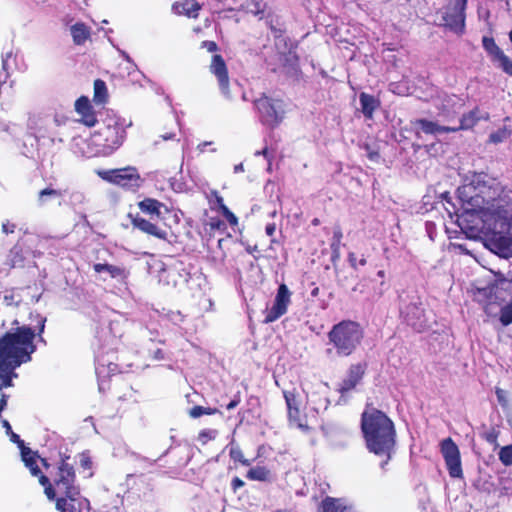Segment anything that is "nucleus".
Instances as JSON below:
<instances>
[{
  "instance_id": "obj_1",
  "label": "nucleus",
  "mask_w": 512,
  "mask_h": 512,
  "mask_svg": "<svg viewBox=\"0 0 512 512\" xmlns=\"http://www.w3.org/2000/svg\"><path fill=\"white\" fill-rule=\"evenodd\" d=\"M50 477L41 475V486L48 500L55 502L59 512H83L90 509V502L81 495L79 485L76 483V471L71 456L60 453Z\"/></svg>"
},
{
  "instance_id": "obj_2",
  "label": "nucleus",
  "mask_w": 512,
  "mask_h": 512,
  "mask_svg": "<svg viewBox=\"0 0 512 512\" xmlns=\"http://www.w3.org/2000/svg\"><path fill=\"white\" fill-rule=\"evenodd\" d=\"M361 431L370 453L385 457L388 463L396 446V428L393 421L381 410L367 406L361 415Z\"/></svg>"
},
{
  "instance_id": "obj_3",
  "label": "nucleus",
  "mask_w": 512,
  "mask_h": 512,
  "mask_svg": "<svg viewBox=\"0 0 512 512\" xmlns=\"http://www.w3.org/2000/svg\"><path fill=\"white\" fill-rule=\"evenodd\" d=\"M327 337L338 356L348 357L361 345L364 328L359 322L346 319L333 325Z\"/></svg>"
},
{
  "instance_id": "obj_4",
  "label": "nucleus",
  "mask_w": 512,
  "mask_h": 512,
  "mask_svg": "<svg viewBox=\"0 0 512 512\" xmlns=\"http://www.w3.org/2000/svg\"><path fill=\"white\" fill-rule=\"evenodd\" d=\"M126 139L124 120L118 116H107L102 125L91 135L96 154L109 156L119 149Z\"/></svg>"
},
{
  "instance_id": "obj_5",
  "label": "nucleus",
  "mask_w": 512,
  "mask_h": 512,
  "mask_svg": "<svg viewBox=\"0 0 512 512\" xmlns=\"http://www.w3.org/2000/svg\"><path fill=\"white\" fill-rule=\"evenodd\" d=\"M138 207L142 213L149 216V219L139 214H129L133 228L157 239L168 240L167 230L158 224V220L162 219V209L168 211L166 205L157 199L148 197L141 200Z\"/></svg>"
},
{
  "instance_id": "obj_6",
  "label": "nucleus",
  "mask_w": 512,
  "mask_h": 512,
  "mask_svg": "<svg viewBox=\"0 0 512 512\" xmlns=\"http://www.w3.org/2000/svg\"><path fill=\"white\" fill-rule=\"evenodd\" d=\"M457 197L463 210L462 214L459 216V226L465 233L473 236L478 232V228L469 225L470 218L482 213L488 201L473 183L460 186L457 189Z\"/></svg>"
},
{
  "instance_id": "obj_7",
  "label": "nucleus",
  "mask_w": 512,
  "mask_h": 512,
  "mask_svg": "<svg viewBox=\"0 0 512 512\" xmlns=\"http://www.w3.org/2000/svg\"><path fill=\"white\" fill-rule=\"evenodd\" d=\"M486 246L498 256L508 259L512 257V221L500 219L495 229L486 234Z\"/></svg>"
},
{
  "instance_id": "obj_8",
  "label": "nucleus",
  "mask_w": 512,
  "mask_h": 512,
  "mask_svg": "<svg viewBox=\"0 0 512 512\" xmlns=\"http://www.w3.org/2000/svg\"><path fill=\"white\" fill-rule=\"evenodd\" d=\"M96 174L104 181L118 185L124 189L135 191L142 183L141 176L136 167L96 170Z\"/></svg>"
},
{
  "instance_id": "obj_9",
  "label": "nucleus",
  "mask_w": 512,
  "mask_h": 512,
  "mask_svg": "<svg viewBox=\"0 0 512 512\" xmlns=\"http://www.w3.org/2000/svg\"><path fill=\"white\" fill-rule=\"evenodd\" d=\"M254 105L263 124L275 128L282 122L284 115L283 100L273 99L262 94L254 101Z\"/></svg>"
},
{
  "instance_id": "obj_10",
  "label": "nucleus",
  "mask_w": 512,
  "mask_h": 512,
  "mask_svg": "<svg viewBox=\"0 0 512 512\" xmlns=\"http://www.w3.org/2000/svg\"><path fill=\"white\" fill-rule=\"evenodd\" d=\"M440 452L451 478H463V469L459 447L451 437L440 442Z\"/></svg>"
},
{
  "instance_id": "obj_11",
  "label": "nucleus",
  "mask_w": 512,
  "mask_h": 512,
  "mask_svg": "<svg viewBox=\"0 0 512 512\" xmlns=\"http://www.w3.org/2000/svg\"><path fill=\"white\" fill-rule=\"evenodd\" d=\"M468 0H453L443 16L445 25L453 32L461 35L465 31V10Z\"/></svg>"
},
{
  "instance_id": "obj_12",
  "label": "nucleus",
  "mask_w": 512,
  "mask_h": 512,
  "mask_svg": "<svg viewBox=\"0 0 512 512\" xmlns=\"http://www.w3.org/2000/svg\"><path fill=\"white\" fill-rule=\"evenodd\" d=\"M291 303V292L286 284L282 283L277 289L272 307L267 311L264 322L272 323L287 312Z\"/></svg>"
},
{
  "instance_id": "obj_13",
  "label": "nucleus",
  "mask_w": 512,
  "mask_h": 512,
  "mask_svg": "<svg viewBox=\"0 0 512 512\" xmlns=\"http://www.w3.org/2000/svg\"><path fill=\"white\" fill-rule=\"evenodd\" d=\"M367 368V362L351 364L347 370L345 378L339 383L337 391L341 395H345L354 390L365 376Z\"/></svg>"
},
{
  "instance_id": "obj_14",
  "label": "nucleus",
  "mask_w": 512,
  "mask_h": 512,
  "mask_svg": "<svg viewBox=\"0 0 512 512\" xmlns=\"http://www.w3.org/2000/svg\"><path fill=\"white\" fill-rule=\"evenodd\" d=\"M75 111L80 116L78 122L86 127H94L98 120L96 112L87 96H80L75 101Z\"/></svg>"
},
{
  "instance_id": "obj_15",
  "label": "nucleus",
  "mask_w": 512,
  "mask_h": 512,
  "mask_svg": "<svg viewBox=\"0 0 512 512\" xmlns=\"http://www.w3.org/2000/svg\"><path fill=\"white\" fill-rule=\"evenodd\" d=\"M210 71L217 77L219 87L224 94L229 92V75L227 65L222 55L215 54L212 57Z\"/></svg>"
},
{
  "instance_id": "obj_16",
  "label": "nucleus",
  "mask_w": 512,
  "mask_h": 512,
  "mask_svg": "<svg viewBox=\"0 0 512 512\" xmlns=\"http://www.w3.org/2000/svg\"><path fill=\"white\" fill-rule=\"evenodd\" d=\"M464 105V100L457 95H447L443 98L441 105L438 106V114L446 119H452L459 114Z\"/></svg>"
},
{
  "instance_id": "obj_17",
  "label": "nucleus",
  "mask_w": 512,
  "mask_h": 512,
  "mask_svg": "<svg viewBox=\"0 0 512 512\" xmlns=\"http://www.w3.org/2000/svg\"><path fill=\"white\" fill-rule=\"evenodd\" d=\"M201 9L202 5L197 0H177L172 5L175 14L193 19L198 18Z\"/></svg>"
},
{
  "instance_id": "obj_18",
  "label": "nucleus",
  "mask_w": 512,
  "mask_h": 512,
  "mask_svg": "<svg viewBox=\"0 0 512 512\" xmlns=\"http://www.w3.org/2000/svg\"><path fill=\"white\" fill-rule=\"evenodd\" d=\"M319 512H356L343 498L326 496L319 505Z\"/></svg>"
},
{
  "instance_id": "obj_19",
  "label": "nucleus",
  "mask_w": 512,
  "mask_h": 512,
  "mask_svg": "<svg viewBox=\"0 0 512 512\" xmlns=\"http://www.w3.org/2000/svg\"><path fill=\"white\" fill-rule=\"evenodd\" d=\"M283 396L286 402L289 420L302 426L300 423V401L298 400L296 390H284Z\"/></svg>"
},
{
  "instance_id": "obj_20",
  "label": "nucleus",
  "mask_w": 512,
  "mask_h": 512,
  "mask_svg": "<svg viewBox=\"0 0 512 512\" xmlns=\"http://www.w3.org/2000/svg\"><path fill=\"white\" fill-rule=\"evenodd\" d=\"M21 458L24 465L29 469L32 476L38 478V482L41 485V475H46L42 472L38 465L39 455L36 451H32L29 447L22 449Z\"/></svg>"
},
{
  "instance_id": "obj_21",
  "label": "nucleus",
  "mask_w": 512,
  "mask_h": 512,
  "mask_svg": "<svg viewBox=\"0 0 512 512\" xmlns=\"http://www.w3.org/2000/svg\"><path fill=\"white\" fill-rule=\"evenodd\" d=\"M359 102L361 106V112L366 119H372L375 111L380 107L381 102L374 95L366 92H361L359 95Z\"/></svg>"
},
{
  "instance_id": "obj_22",
  "label": "nucleus",
  "mask_w": 512,
  "mask_h": 512,
  "mask_svg": "<svg viewBox=\"0 0 512 512\" xmlns=\"http://www.w3.org/2000/svg\"><path fill=\"white\" fill-rule=\"evenodd\" d=\"M285 75L292 78L294 81H299L302 77V71L299 65V57L295 52L286 54L285 62L283 64Z\"/></svg>"
},
{
  "instance_id": "obj_23",
  "label": "nucleus",
  "mask_w": 512,
  "mask_h": 512,
  "mask_svg": "<svg viewBox=\"0 0 512 512\" xmlns=\"http://www.w3.org/2000/svg\"><path fill=\"white\" fill-rule=\"evenodd\" d=\"M343 239L342 227L339 223L333 226L332 238L330 240L331 262L336 263L341 257V246Z\"/></svg>"
},
{
  "instance_id": "obj_24",
  "label": "nucleus",
  "mask_w": 512,
  "mask_h": 512,
  "mask_svg": "<svg viewBox=\"0 0 512 512\" xmlns=\"http://www.w3.org/2000/svg\"><path fill=\"white\" fill-rule=\"evenodd\" d=\"M413 127H419L421 131L425 134L435 135L437 133H450L449 126H441L436 122L427 120V119H416L411 122Z\"/></svg>"
},
{
  "instance_id": "obj_25",
  "label": "nucleus",
  "mask_w": 512,
  "mask_h": 512,
  "mask_svg": "<svg viewBox=\"0 0 512 512\" xmlns=\"http://www.w3.org/2000/svg\"><path fill=\"white\" fill-rule=\"evenodd\" d=\"M93 269L96 273L107 272L113 279L125 280L128 277V272L125 268L108 263H96Z\"/></svg>"
},
{
  "instance_id": "obj_26",
  "label": "nucleus",
  "mask_w": 512,
  "mask_h": 512,
  "mask_svg": "<svg viewBox=\"0 0 512 512\" xmlns=\"http://www.w3.org/2000/svg\"><path fill=\"white\" fill-rule=\"evenodd\" d=\"M75 45H83L91 36V29L83 22H77L70 28Z\"/></svg>"
},
{
  "instance_id": "obj_27",
  "label": "nucleus",
  "mask_w": 512,
  "mask_h": 512,
  "mask_svg": "<svg viewBox=\"0 0 512 512\" xmlns=\"http://www.w3.org/2000/svg\"><path fill=\"white\" fill-rule=\"evenodd\" d=\"M479 108L475 107L473 110L469 111L468 113H465L460 118V124L459 126L450 127V132H457L460 130H469L472 129L479 121Z\"/></svg>"
},
{
  "instance_id": "obj_28",
  "label": "nucleus",
  "mask_w": 512,
  "mask_h": 512,
  "mask_svg": "<svg viewBox=\"0 0 512 512\" xmlns=\"http://www.w3.org/2000/svg\"><path fill=\"white\" fill-rule=\"evenodd\" d=\"M246 478L251 481L270 482L273 476L267 467L255 466L247 471Z\"/></svg>"
},
{
  "instance_id": "obj_29",
  "label": "nucleus",
  "mask_w": 512,
  "mask_h": 512,
  "mask_svg": "<svg viewBox=\"0 0 512 512\" xmlns=\"http://www.w3.org/2000/svg\"><path fill=\"white\" fill-rule=\"evenodd\" d=\"M25 262V257L23 254V249L20 245H14L8 254L7 264L10 268L23 267Z\"/></svg>"
},
{
  "instance_id": "obj_30",
  "label": "nucleus",
  "mask_w": 512,
  "mask_h": 512,
  "mask_svg": "<svg viewBox=\"0 0 512 512\" xmlns=\"http://www.w3.org/2000/svg\"><path fill=\"white\" fill-rule=\"evenodd\" d=\"M108 92L106 83L101 79H96L94 81V96L93 101L96 104H104L107 102Z\"/></svg>"
},
{
  "instance_id": "obj_31",
  "label": "nucleus",
  "mask_w": 512,
  "mask_h": 512,
  "mask_svg": "<svg viewBox=\"0 0 512 512\" xmlns=\"http://www.w3.org/2000/svg\"><path fill=\"white\" fill-rule=\"evenodd\" d=\"M482 45L485 51L496 60H499L504 55V52L496 44L493 37L484 36L482 38Z\"/></svg>"
},
{
  "instance_id": "obj_32",
  "label": "nucleus",
  "mask_w": 512,
  "mask_h": 512,
  "mask_svg": "<svg viewBox=\"0 0 512 512\" xmlns=\"http://www.w3.org/2000/svg\"><path fill=\"white\" fill-rule=\"evenodd\" d=\"M511 135L512 129L505 125L489 135V142L493 144H499L509 139Z\"/></svg>"
},
{
  "instance_id": "obj_33",
  "label": "nucleus",
  "mask_w": 512,
  "mask_h": 512,
  "mask_svg": "<svg viewBox=\"0 0 512 512\" xmlns=\"http://www.w3.org/2000/svg\"><path fill=\"white\" fill-rule=\"evenodd\" d=\"M229 457L234 463H240L242 466H250L252 462L245 458L242 449L238 445L230 446Z\"/></svg>"
},
{
  "instance_id": "obj_34",
  "label": "nucleus",
  "mask_w": 512,
  "mask_h": 512,
  "mask_svg": "<svg viewBox=\"0 0 512 512\" xmlns=\"http://www.w3.org/2000/svg\"><path fill=\"white\" fill-rule=\"evenodd\" d=\"M206 198L212 210L220 211L222 207H226L223 197L215 189L210 190L209 193L206 194Z\"/></svg>"
},
{
  "instance_id": "obj_35",
  "label": "nucleus",
  "mask_w": 512,
  "mask_h": 512,
  "mask_svg": "<svg viewBox=\"0 0 512 512\" xmlns=\"http://www.w3.org/2000/svg\"><path fill=\"white\" fill-rule=\"evenodd\" d=\"M214 414H220L222 415V412L218 408H211V407H203V406H193L189 410V416L192 418H199L202 415H214Z\"/></svg>"
},
{
  "instance_id": "obj_36",
  "label": "nucleus",
  "mask_w": 512,
  "mask_h": 512,
  "mask_svg": "<svg viewBox=\"0 0 512 512\" xmlns=\"http://www.w3.org/2000/svg\"><path fill=\"white\" fill-rule=\"evenodd\" d=\"M498 458L504 466H512V444L501 447L498 452Z\"/></svg>"
},
{
  "instance_id": "obj_37",
  "label": "nucleus",
  "mask_w": 512,
  "mask_h": 512,
  "mask_svg": "<svg viewBox=\"0 0 512 512\" xmlns=\"http://www.w3.org/2000/svg\"><path fill=\"white\" fill-rule=\"evenodd\" d=\"M499 321L504 327L512 324V302L507 303L501 308Z\"/></svg>"
},
{
  "instance_id": "obj_38",
  "label": "nucleus",
  "mask_w": 512,
  "mask_h": 512,
  "mask_svg": "<svg viewBox=\"0 0 512 512\" xmlns=\"http://www.w3.org/2000/svg\"><path fill=\"white\" fill-rule=\"evenodd\" d=\"M47 196L54 197V198H59V197L62 196V192L60 190L47 187L45 189H42L38 193V200L40 202H44L45 201V197H47Z\"/></svg>"
},
{
  "instance_id": "obj_39",
  "label": "nucleus",
  "mask_w": 512,
  "mask_h": 512,
  "mask_svg": "<svg viewBox=\"0 0 512 512\" xmlns=\"http://www.w3.org/2000/svg\"><path fill=\"white\" fill-rule=\"evenodd\" d=\"M219 212L225 217L230 226L235 227L238 225L237 216L227 206L222 207Z\"/></svg>"
},
{
  "instance_id": "obj_40",
  "label": "nucleus",
  "mask_w": 512,
  "mask_h": 512,
  "mask_svg": "<svg viewBox=\"0 0 512 512\" xmlns=\"http://www.w3.org/2000/svg\"><path fill=\"white\" fill-rule=\"evenodd\" d=\"M495 394L498 400V403L502 408H507L509 405L508 397H507V391H505L502 388L496 387L495 388Z\"/></svg>"
},
{
  "instance_id": "obj_41",
  "label": "nucleus",
  "mask_w": 512,
  "mask_h": 512,
  "mask_svg": "<svg viewBox=\"0 0 512 512\" xmlns=\"http://www.w3.org/2000/svg\"><path fill=\"white\" fill-rule=\"evenodd\" d=\"M216 436L215 430L204 429L198 434V440L205 445L208 441L213 440Z\"/></svg>"
},
{
  "instance_id": "obj_42",
  "label": "nucleus",
  "mask_w": 512,
  "mask_h": 512,
  "mask_svg": "<svg viewBox=\"0 0 512 512\" xmlns=\"http://www.w3.org/2000/svg\"><path fill=\"white\" fill-rule=\"evenodd\" d=\"M208 225L210 227V230L212 231H224L226 229L225 222L221 220L219 217H211L209 219Z\"/></svg>"
},
{
  "instance_id": "obj_43",
  "label": "nucleus",
  "mask_w": 512,
  "mask_h": 512,
  "mask_svg": "<svg viewBox=\"0 0 512 512\" xmlns=\"http://www.w3.org/2000/svg\"><path fill=\"white\" fill-rule=\"evenodd\" d=\"M80 466L84 470H88L89 471L88 477H91L93 475V473L91 472V469H92V466H93V462H92L91 457L88 454H86V453H82L81 454V456H80Z\"/></svg>"
},
{
  "instance_id": "obj_44",
  "label": "nucleus",
  "mask_w": 512,
  "mask_h": 512,
  "mask_svg": "<svg viewBox=\"0 0 512 512\" xmlns=\"http://www.w3.org/2000/svg\"><path fill=\"white\" fill-rule=\"evenodd\" d=\"M498 61L502 70L509 76H512V61L509 59V57L504 54L499 58Z\"/></svg>"
},
{
  "instance_id": "obj_45",
  "label": "nucleus",
  "mask_w": 512,
  "mask_h": 512,
  "mask_svg": "<svg viewBox=\"0 0 512 512\" xmlns=\"http://www.w3.org/2000/svg\"><path fill=\"white\" fill-rule=\"evenodd\" d=\"M498 435H499L498 431H492V432L485 434L484 438L489 444H492L495 447H497L498 446Z\"/></svg>"
},
{
  "instance_id": "obj_46",
  "label": "nucleus",
  "mask_w": 512,
  "mask_h": 512,
  "mask_svg": "<svg viewBox=\"0 0 512 512\" xmlns=\"http://www.w3.org/2000/svg\"><path fill=\"white\" fill-rule=\"evenodd\" d=\"M244 485V481L237 476L231 480V489L234 493H236L239 489L244 487Z\"/></svg>"
},
{
  "instance_id": "obj_47",
  "label": "nucleus",
  "mask_w": 512,
  "mask_h": 512,
  "mask_svg": "<svg viewBox=\"0 0 512 512\" xmlns=\"http://www.w3.org/2000/svg\"><path fill=\"white\" fill-rule=\"evenodd\" d=\"M201 47L205 48L208 52L211 53L216 52L218 50V45L215 41H203L201 43Z\"/></svg>"
},
{
  "instance_id": "obj_48",
  "label": "nucleus",
  "mask_w": 512,
  "mask_h": 512,
  "mask_svg": "<svg viewBox=\"0 0 512 512\" xmlns=\"http://www.w3.org/2000/svg\"><path fill=\"white\" fill-rule=\"evenodd\" d=\"M10 435V440L13 442V443H16L18 445V447L20 448V450L22 451V449H25L27 448L25 446V443L22 439H20V436L16 433H14L13 431H11V433L9 434Z\"/></svg>"
},
{
  "instance_id": "obj_49",
  "label": "nucleus",
  "mask_w": 512,
  "mask_h": 512,
  "mask_svg": "<svg viewBox=\"0 0 512 512\" xmlns=\"http://www.w3.org/2000/svg\"><path fill=\"white\" fill-rule=\"evenodd\" d=\"M253 8L250 7V4H247V9L249 12L253 13L254 15H259L264 12V8L261 6L260 2H253Z\"/></svg>"
},
{
  "instance_id": "obj_50",
  "label": "nucleus",
  "mask_w": 512,
  "mask_h": 512,
  "mask_svg": "<svg viewBox=\"0 0 512 512\" xmlns=\"http://www.w3.org/2000/svg\"><path fill=\"white\" fill-rule=\"evenodd\" d=\"M15 229H16V224H14L8 220L2 224V232L5 234L14 233Z\"/></svg>"
},
{
  "instance_id": "obj_51",
  "label": "nucleus",
  "mask_w": 512,
  "mask_h": 512,
  "mask_svg": "<svg viewBox=\"0 0 512 512\" xmlns=\"http://www.w3.org/2000/svg\"><path fill=\"white\" fill-rule=\"evenodd\" d=\"M477 294L482 295L484 298H491L493 294V287L478 288Z\"/></svg>"
},
{
  "instance_id": "obj_52",
  "label": "nucleus",
  "mask_w": 512,
  "mask_h": 512,
  "mask_svg": "<svg viewBox=\"0 0 512 512\" xmlns=\"http://www.w3.org/2000/svg\"><path fill=\"white\" fill-rule=\"evenodd\" d=\"M365 148L368 151L367 157L371 161H377L379 159L380 155H379L378 151L372 150L369 145H366Z\"/></svg>"
},
{
  "instance_id": "obj_53",
  "label": "nucleus",
  "mask_w": 512,
  "mask_h": 512,
  "mask_svg": "<svg viewBox=\"0 0 512 512\" xmlns=\"http://www.w3.org/2000/svg\"><path fill=\"white\" fill-rule=\"evenodd\" d=\"M348 261H349L350 266H351L353 269H357L358 264H359V262H360V259H357V258H356L355 253L350 252V253L348 254Z\"/></svg>"
},
{
  "instance_id": "obj_54",
  "label": "nucleus",
  "mask_w": 512,
  "mask_h": 512,
  "mask_svg": "<svg viewBox=\"0 0 512 512\" xmlns=\"http://www.w3.org/2000/svg\"><path fill=\"white\" fill-rule=\"evenodd\" d=\"M240 403V395L237 394L234 396V398L227 404L226 408L228 410H232L234 408H236Z\"/></svg>"
},
{
  "instance_id": "obj_55",
  "label": "nucleus",
  "mask_w": 512,
  "mask_h": 512,
  "mask_svg": "<svg viewBox=\"0 0 512 512\" xmlns=\"http://www.w3.org/2000/svg\"><path fill=\"white\" fill-rule=\"evenodd\" d=\"M276 231L275 223H269L265 227V232L268 236H273Z\"/></svg>"
},
{
  "instance_id": "obj_56",
  "label": "nucleus",
  "mask_w": 512,
  "mask_h": 512,
  "mask_svg": "<svg viewBox=\"0 0 512 512\" xmlns=\"http://www.w3.org/2000/svg\"><path fill=\"white\" fill-rule=\"evenodd\" d=\"M11 55V52H7L5 55L2 56V67L5 71L8 70V59L11 57Z\"/></svg>"
},
{
  "instance_id": "obj_57",
  "label": "nucleus",
  "mask_w": 512,
  "mask_h": 512,
  "mask_svg": "<svg viewBox=\"0 0 512 512\" xmlns=\"http://www.w3.org/2000/svg\"><path fill=\"white\" fill-rule=\"evenodd\" d=\"M270 29L275 38L281 37L284 33V30L278 29V28L274 27L273 25L270 26Z\"/></svg>"
},
{
  "instance_id": "obj_58",
  "label": "nucleus",
  "mask_w": 512,
  "mask_h": 512,
  "mask_svg": "<svg viewBox=\"0 0 512 512\" xmlns=\"http://www.w3.org/2000/svg\"><path fill=\"white\" fill-rule=\"evenodd\" d=\"M259 154L263 155L269 161L272 159V155L270 154L267 147H265L261 152L256 153V155H259Z\"/></svg>"
},
{
  "instance_id": "obj_59",
  "label": "nucleus",
  "mask_w": 512,
  "mask_h": 512,
  "mask_svg": "<svg viewBox=\"0 0 512 512\" xmlns=\"http://www.w3.org/2000/svg\"><path fill=\"white\" fill-rule=\"evenodd\" d=\"M39 460H40V462H41L42 466L46 469V471H47L48 473H49V472H51V471L49 470V469H50V467H51V464L48 462V460H47L46 458H41L40 456H39Z\"/></svg>"
},
{
  "instance_id": "obj_60",
  "label": "nucleus",
  "mask_w": 512,
  "mask_h": 512,
  "mask_svg": "<svg viewBox=\"0 0 512 512\" xmlns=\"http://www.w3.org/2000/svg\"><path fill=\"white\" fill-rule=\"evenodd\" d=\"M1 422H2V426L6 429V433L10 434L12 431V427H11L10 423L8 422V420L2 419Z\"/></svg>"
},
{
  "instance_id": "obj_61",
  "label": "nucleus",
  "mask_w": 512,
  "mask_h": 512,
  "mask_svg": "<svg viewBox=\"0 0 512 512\" xmlns=\"http://www.w3.org/2000/svg\"><path fill=\"white\" fill-rule=\"evenodd\" d=\"M313 285H315V283H313ZM320 293V289L318 286H314L313 289L311 290V297L312 298H315L319 295Z\"/></svg>"
},
{
  "instance_id": "obj_62",
  "label": "nucleus",
  "mask_w": 512,
  "mask_h": 512,
  "mask_svg": "<svg viewBox=\"0 0 512 512\" xmlns=\"http://www.w3.org/2000/svg\"><path fill=\"white\" fill-rule=\"evenodd\" d=\"M246 251L249 253V254H254L255 252H258V247L256 245L254 246H248L246 248Z\"/></svg>"
},
{
  "instance_id": "obj_63",
  "label": "nucleus",
  "mask_w": 512,
  "mask_h": 512,
  "mask_svg": "<svg viewBox=\"0 0 512 512\" xmlns=\"http://www.w3.org/2000/svg\"><path fill=\"white\" fill-rule=\"evenodd\" d=\"M311 224H312L313 226H318V225H320V219H319V218H314V219H312Z\"/></svg>"
},
{
  "instance_id": "obj_64",
  "label": "nucleus",
  "mask_w": 512,
  "mask_h": 512,
  "mask_svg": "<svg viewBox=\"0 0 512 512\" xmlns=\"http://www.w3.org/2000/svg\"><path fill=\"white\" fill-rule=\"evenodd\" d=\"M385 275H386V273H385V271H384V270H379V271L377 272V276H378V277H380V278H382V279H383V278H385Z\"/></svg>"
}]
</instances>
